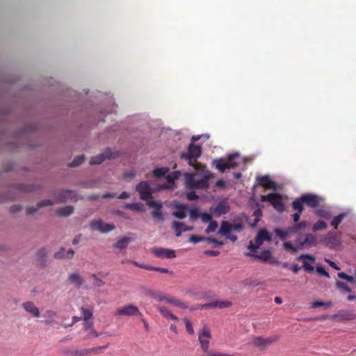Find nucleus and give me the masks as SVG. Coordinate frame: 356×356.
<instances>
[{
	"label": "nucleus",
	"mask_w": 356,
	"mask_h": 356,
	"mask_svg": "<svg viewBox=\"0 0 356 356\" xmlns=\"http://www.w3.org/2000/svg\"><path fill=\"white\" fill-rule=\"evenodd\" d=\"M76 193L71 190H62L57 193L56 198L57 202H65L68 200H73L76 198Z\"/></svg>",
	"instance_id": "nucleus-19"
},
{
	"label": "nucleus",
	"mask_w": 356,
	"mask_h": 356,
	"mask_svg": "<svg viewBox=\"0 0 356 356\" xmlns=\"http://www.w3.org/2000/svg\"><path fill=\"white\" fill-rule=\"evenodd\" d=\"M314 214L325 220H329L332 218L330 210L324 207H317L314 211Z\"/></svg>",
	"instance_id": "nucleus-27"
},
{
	"label": "nucleus",
	"mask_w": 356,
	"mask_h": 356,
	"mask_svg": "<svg viewBox=\"0 0 356 356\" xmlns=\"http://www.w3.org/2000/svg\"><path fill=\"white\" fill-rule=\"evenodd\" d=\"M337 276H338L339 278L342 279V280H345L348 282L351 283L353 284H355V286H356V270H355V277L350 276V275H347L346 273H345L343 272L339 273L337 274Z\"/></svg>",
	"instance_id": "nucleus-35"
},
{
	"label": "nucleus",
	"mask_w": 356,
	"mask_h": 356,
	"mask_svg": "<svg viewBox=\"0 0 356 356\" xmlns=\"http://www.w3.org/2000/svg\"><path fill=\"white\" fill-rule=\"evenodd\" d=\"M90 228L92 231H99L102 233H107L115 229L114 225L104 223L102 220H95L90 222Z\"/></svg>",
	"instance_id": "nucleus-10"
},
{
	"label": "nucleus",
	"mask_w": 356,
	"mask_h": 356,
	"mask_svg": "<svg viewBox=\"0 0 356 356\" xmlns=\"http://www.w3.org/2000/svg\"><path fill=\"white\" fill-rule=\"evenodd\" d=\"M154 298L158 301H165L168 304H171L175 307L179 308H187L188 306L184 302H181L180 300L172 297V296H166L163 295H152Z\"/></svg>",
	"instance_id": "nucleus-12"
},
{
	"label": "nucleus",
	"mask_w": 356,
	"mask_h": 356,
	"mask_svg": "<svg viewBox=\"0 0 356 356\" xmlns=\"http://www.w3.org/2000/svg\"><path fill=\"white\" fill-rule=\"evenodd\" d=\"M298 260L302 263V268L308 273H312L314 271L313 266L315 262V257L311 254H301L298 257Z\"/></svg>",
	"instance_id": "nucleus-11"
},
{
	"label": "nucleus",
	"mask_w": 356,
	"mask_h": 356,
	"mask_svg": "<svg viewBox=\"0 0 356 356\" xmlns=\"http://www.w3.org/2000/svg\"><path fill=\"white\" fill-rule=\"evenodd\" d=\"M324 199L313 193H305L293 201V206L299 211H304V204L316 209L323 203Z\"/></svg>",
	"instance_id": "nucleus-2"
},
{
	"label": "nucleus",
	"mask_w": 356,
	"mask_h": 356,
	"mask_svg": "<svg viewBox=\"0 0 356 356\" xmlns=\"http://www.w3.org/2000/svg\"><path fill=\"white\" fill-rule=\"evenodd\" d=\"M152 252L158 258L172 259L176 257L175 250L171 249L157 248L152 249Z\"/></svg>",
	"instance_id": "nucleus-16"
},
{
	"label": "nucleus",
	"mask_w": 356,
	"mask_h": 356,
	"mask_svg": "<svg viewBox=\"0 0 356 356\" xmlns=\"http://www.w3.org/2000/svg\"><path fill=\"white\" fill-rule=\"evenodd\" d=\"M116 154H117L115 152H113L111 149H106L103 153L95 156H92L90 159V163L92 165L100 164L106 159H111L116 157Z\"/></svg>",
	"instance_id": "nucleus-15"
},
{
	"label": "nucleus",
	"mask_w": 356,
	"mask_h": 356,
	"mask_svg": "<svg viewBox=\"0 0 356 356\" xmlns=\"http://www.w3.org/2000/svg\"><path fill=\"white\" fill-rule=\"evenodd\" d=\"M336 317H339L341 319H345V320H349V319H351V317H350V314L346 311H344V310H341L338 312L337 314H336L335 316Z\"/></svg>",
	"instance_id": "nucleus-51"
},
{
	"label": "nucleus",
	"mask_w": 356,
	"mask_h": 356,
	"mask_svg": "<svg viewBox=\"0 0 356 356\" xmlns=\"http://www.w3.org/2000/svg\"><path fill=\"white\" fill-rule=\"evenodd\" d=\"M232 231L231 223L227 221H222L219 230V234L225 236V237L230 234Z\"/></svg>",
	"instance_id": "nucleus-32"
},
{
	"label": "nucleus",
	"mask_w": 356,
	"mask_h": 356,
	"mask_svg": "<svg viewBox=\"0 0 356 356\" xmlns=\"http://www.w3.org/2000/svg\"><path fill=\"white\" fill-rule=\"evenodd\" d=\"M169 171L168 168H159L153 170V175L155 177H161L165 175Z\"/></svg>",
	"instance_id": "nucleus-43"
},
{
	"label": "nucleus",
	"mask_w": 356,
	"mask_h": 356,
	"mask_svg": "<svg viewBox=\"0 0 356 356\" xmlns=\"http://www.w3.org/2000/svg\"><path fill=\"white\" fill-rule=\"evenodd\" d=\"M92 278L93 279V284L95 286L100 287L104 285V282L97 277V276L95 274L92 275Z\"/></svg>",
	"instance_id": "nucleus-58"
},
{
	"label": "nucleus",
	"mask_w": 356,
	"mask_h": 356,
	"mask_svg": "<svg viewBox=\"0 0 356 356\" xmlns=\"http://www.w3.org/2000/svg\"><path fill=\"white\" fill-rule=\"evenodd\" d=\"M134 264L137 266H139L140 268H145L147 270H157V271H159L161 273H167L168 271V270L167 268H154L150 266H144L142 264H139L137 262H134Z\"/></svg>",
	"instance_id": "nucleus-45"
},
{
	"label": "nucleus",
	"mask_w": 356,
	"mask_h": 356,
	"mask_svg": "<svg viewBox=\"0 0 356 356\" xmlns=\"http://www.w3.org/2000/svg\"><path fill=\"white\" fill-rule=\"evenodd\" d=\"M85 160V156L83 155H79L76 156L72 162L69 164L70 167H76L81 165Z\"/></svg>",
	"instance_id": "nucleus-47"
},
{
	"label": "nucleus",
	"mask_w": 356,
	"mask_h": 356,
	"mask_svg": "<svg viewBox=\"0 0 356 356\" xmlns=\"http://www.w3.org/2000/svg\"><path fill=\"white\" fill-rule=\"evenodd\" d=\"M74 254V252L72 249H69L67 252H65V248H62L59 251L55 253L54 257L58 259L63 258H72Z\"/></svg>",
	"instance_id": "nucleus-28"
},
{
	"label": "nucleus",
	"mask_w": 356,
	"mask_h": 356,
	"mask_svg": "<svg viewBox=\"0 0 356 356\" xmlns=\"http://www.w3.org/2000/svg\"><path fill=\"white\" fill-rule=\"evenodd\" d=\"M200 218H201L202 221L205 223L212 220L211 214L208 213H200Z\"/></svg>",
	"instance_id": "nucleus-56"
},
{
	"label": "nucleus",
	"mask_w": 356,
	"mask_h": 356,
	"mask_svg": "<svg viewBox=\"0 0 356 356\" xmlns=\"http://www.w3.org/2000/svg\"><path fill=\"white\" fill-rule=\"evenodd\" d=\"M157 309L159 311L161 314L165 317V318L171 319L175 321H178L179 318L175 316L170 310H168L167 308L161 306H158Z\"/></svg>",
	"instance_id": "nucleus-29"
},
{
	"label": "nucleus",
	"mask_w": 356,
	"mask_h": 356,
	"mask_svg": "<svg viewBox=\"0 0 356 356\" xmlns=\"http://www.w3.org/2000/svg\"><path fill=\"white\" fill-rule=\"evenodd\" d=\"M136 189L139 193L141 200H149L152 197L149 184L147 181L140 182Z\"/></svg>",
	"instance_id": "nucleus-13"
},
{
	"label": "nucleus",
	"mask_w": 356,
	"mask_h": 356,
	"mask_svg": "<svg viewBox=\"0 0 356 356\" xmlns=\"http://www.w3.org/2000/svg\"><path fill=\"white\" fill-rule=\"evenodd\" d=\"M147 205L153 207L154 209L152 211V216L159 221H162L164 219L163 214L161 211V204L154 200H149Z\"/></svg>",
	"instance_id": "nucleus-18"
},
{
	"label": "nucleus",
	"mask_w": 356,
	"mask_h": 356,
	"mask_svg": "<svg viewBox=\"0 0 356 356\" xmlns=\"http://www.w3.org/2000/svg\"><path fill=\"white\" fill-rule=\"evenodd\" d=\"M327 227V225L325 221L318 220L315 222L312 227V230L314 232H317L319 230L325 229Z\"/></svg>",
	"instance_id": "nucleus-42"
},
{
	"label": "nucleus",
	"mask_w": 356,
	"mask_h": 356,
	"mask_svg": "<svg viewBox=\"0 0 356 356\" xmlns=\"http://www.w3.org/2000/svg\"><path fill=\"white\" fill-rule=\"evenodd\" d=\"M177 211L172 212V215L179 219H184L186 217V211L188 207L183 204H177L175 205Z\"/></svg>",
	"instance_id": "nucleus-21"
},
{
	"label": "nucleus",
	"mask_w": 356,
	"mask_h": 356,
	"mask_svg": "<svg viewBox=\"0 0 356 356\" xmlns=\"http://www.w3.org/2000/svg\"><path fill=\"white\" fill-rule=\"evenodd\" d=\"M188 211H189V216L191 220H195L200 216V213L197 208L188 209Z\"/></svg>",
	"instance_id": "nucleus-49"
},
{
	"label": "nucleus",
	"mask_w": 356,
	"mask_h": 356,
	"mask_svg": "<svg viewBox=\"0 0 356 356\" xmlns=\"http://www.w3.org/2000/svg\"><path fill=\"white\" fill-rule=\"evenodd\" d=\"M325 241L327 245L332 248L339 247L341 245L339 238L335 234L332 232H329L325 238Z\"/></svg>",
	"instance_id": "nucleus-23"
},
{
	"label": "nucleus",
	"mask_w": 356,
	"mask_h": 356,
	"mask_svg": "<svg viewBox=\"0 0 356 356\" xmlns=\"http://www.w3.org/2000/svg\"><path fill=\"white\" fill-rule=\"evenodd\" d=\"M206 237L200 236L196 235H191L189 238V241L193 243H197L201 241H207Z\"/></svg>",
	"instance_id": "nucleus-52"
},
{
	"label": "nucleus",
	"mask_w": 356,
	"mask_h": 356,
	"mask_svg": "<svg viewBox=\"0 0 356 356\" xmlns=\"http://www.w3.org/2000/svg\"><path fill=\"white\" fill-rule=\"evenodd\" d=\"M74 211V207L72 206H66L56 210V213L59 216H68L71 215Z\"/></svg>",
	"instance_id": "nucleus-33"
},
{
	"label": "nucleus",
	"mask_w": 356,
	"mask_h": 356,
	"mask_svg": "<svg viewBox=\"0 0 356 356\" xmlns=\"http://www.w3.org/2000/svg\"><path fill=\"white\" fill-rule=\"evenodd\" d=\"M116 154H117L115 152H113L111 149H106L103 153L95 156H92L90 159V163L92 165L100 164L106 159H111L116 157Z\"/></svg>",
	"instance_id": "nucleus-14"
},
{
	"label": "nucleus",
	"mask_w": 356,
	"mask_h": 356,
	"mask_svg": "<svg viewBox=\"0 0 356 356\" xmlns=\"http://www.w3.org/2000/svg\"><path fill=\"white\" fill-rule=\"evenodd\" d=\"M88 332V334H87V339H92L93 337H99V333L97 332L94 328L92 329H90L89 330L87 331Z\"/></svg>",
	"instance_id": "nucleus-62"
},
{
	"label": "nucleus",
	"mask_w": 356,
	"mask_h": 356,
	"mask_svg": "<svg viewBox=\"0 0 356 356\" xmlns=\"http://www.w3.org/2000/svg\"><path fill=\"white\" fill-rule=\"evenodd\" d=\"M270 240L271 236L268 232L266 229H261L254 238L255 244L250 241L248 248L251 252H255L256 250L262 245L264 241H270Z\"/></svg>",
	"instance_id": "nucleus-6"
},
{
	"label": "nucleus",
	"mask_w": 356,
	"mask_h": 356,
	"mask_svg": "<svg viewBox=\"0 0 356 356\" xmlns=\"http://www.w3.org/2000/svg\"><path fill=\"white\" fill-rule=\"evenodd\" d=\"M239 157L238 153L229 154L226 159H219L213 161L216 168L224 172L227 169L234 168L238 165L235 159Z\"/></svg>",
	"instance_id": "nucleus-4"
},
{
	"label": "nucleus",
	"mask_w": 356,
	"mask_h": 356,
	"mask_svg": "<svg viewBox=\"0 0 356 356\" xmlns=\"http://www.w3.org/2000/svg\"><path fill=\"white\" fill-rule=\"evenodd\" d=\"M261 202H268L274 207L278 212H283L285 209L284 204L282 202V196L279 193H271L267 195H262L261 197Z\"/></svg>",
	"instance_id": "nucleus-5"
},
{
	"label": "nucleus",
	"mask_w": 356,
	"mask_h": 356,
	"mask_svg": "<svg viewBox=\"0 0 356 356\" xmlns=\"http://www.w3.org/2000/svg\"><path fill=\"white\" fill-rule=\"evenodd\" d=\"M213 174L208 170H202V173H184V181L188 188L206 189L209 187V181Z\"/></svg>",
	"instance_id": "nucleus-1"
},
{
	"label": "nucleus",
	"mask_w": 356,
	"mask_h": 356,
	"mask_svg": "<svg viewBox=\"0 0 356 356\" xmlns=\"http://www.w3.org/2000/svg\"><path fill=\"white\" fill-rule=\"evenodd\" d=\"M172 227L175 230L176 236H177V237H179L181 235L182 232H184L182 230V229L184 227L183 222H180L175 220L172 222Z\"/></svg>",
	"instance_id": "nucleus-34"
},
{
	"label": "nucleus",
	"mask_w": 356,
	"mask_h": 356,
	"mask_svg": "<svg viewBox=\"0 0 356 356\" xmlns=\"http://www.w3.org/2000/svg\"><path fill=\"white\" fill-rule=\"evenodd\" d=\"M248 256L253 257L256 259H259L265 262H268V260H270V257L272 256V252L270 250H263L259 254H254V252L248 253Z\"/></svg>",
	"instance_id": "nucleus-26"
},
{
	"label": "nucleus",
	"mask_w": 356,
	"mask_h": 356,
	"mask_svg": "<svg viewBox=\"0 0 356 356\" xmlns=\"http://www.w3.org/2000/svg\"><path fill=\"white\" fill-rule=\"evenodd\" d=\"M232 230L241 232L243 229V226L241 222L231 224Z\"/></svg>",
	"instance_id": "nucleus-63"
},
{
	"label": "nucleus",
	"mask_w": 356,
	"mask_h": 356,
	"mask_svg": "<svg viewBox=\"0 0 356 356\" xmlns=\"http://www.w3.org/2000/svg\"><path fill=\"white\" fill-rule=\"evenodd\" d=\"M283 245L286 250H290L293 252H296L297 251L296 248L293 246L291 242H285Z\"/></svg>",
	"instance_id": "nucleus-60"
},
{
	"label": "nucleus",
	"mask_w": 356,
	"mask_h": 356,
	"mask_svg": "<svg viewBox=\"0 0 356 356\" xmlns=\"http://www.w3.org/2000/svg\"><path fill=\"white\" fill-rule=\"evenodd\" d=\"M42 316L45 318L42 321V323H44L45 325L51 326L56 323V321L54 320L55 317L56 316V313L54 311L47 310L43 314Z\"/></svg>",
	"instance_id": "nucleus-24"
},
{
	"label": "nucleus",
	"mask_w": 356,
	"mask_h": 356,
	"mask_svg": "<svg viewBox=\"0 0 356 356\" xmlns=\"http://www.w3.org/2000/svg\"><path fill=\"white\" fill-rule=\"evenodd\" d=\"M257 184L263 186L265 189H275L276 184L274 181L270 180L269 176H261L257 179Z\"/></svg>",
	"instance_id": "nucleus-20"
},
{
	"label": "nucleus",
	"mask_w": 356,
	"mask_h": 356,
	"mask_svg": "<svg viewBox=\"0 0 356 356\" xmlns=\"http://www.w3.org/2000/svg\"><path fill=\"white\" fill-rule=\"evenodd\" d=\"M216 307L219 308H227L231 306L232 303L230 301H215Z\"/></svg>",
	"instance_id": "nucleus-53"
},
{
	"label": "nucleus",
	"mask_w": 356,
	"mask_h": 356,
	"mask_svg": "<svg viewBox=\"0 0 356 356\" xmlns=\"http://www.w3.org/2000/svg\"><path fill=\"white\" fill-rule=\"evenodd\" d=\"M184 322L185 325H186V332L189 334L193 335L195 332H194V330H193V325H192V323L191 322V321L188 318H184Z\"/></svg>",
	"instance_id": "nucleus-48"
},
{
	"label": "nucleus",
	"mask_w": 356,
	"mask_h": 356,
	"mask_svg": "<svg viewBox=\"0 0 356 356\" xmlns=\"http://www.w3.org/2000/svg\"><path fill=\"white\" fill-rule=\"evenodd\" d=\"M180 175L181 172L179 171H174L166 176V181L169 184L172 185L174 184L175 181L178 179Z\"/></svg>",
	"instance_id": "nucleus-38"
},
{
	"label": "nucleus",
	"mask_w": 356,
	"mask_h": 356,
	"mask_svg": "<svg viewBox=\"0 0 356 356\" xmlns=\"http://www.w3.org/2000/svg\"><path fill=\"white\" fill-rule=\"evenodd\" d=\"M277 339L278 338L277 337H271L268 338H264L262 337H254L252 339V343L254 346L261 350H264L272 345Z\"/></svg>",
	"instance_id": "nucleus-8"
},
{
	"label": "nucleus",
	"mask_w": 356,
	"mask_h": 356,
	"mask_svg": "<svg viewBox=\"0 0 356 356\" xmlns=\"http://www.w3.org/2000/svg\"><path fill=\"white\" fill-rule=\"evenodd\" d=\"M54 204L53 201L51 200H42V201H40L39 202H38V207H28L26 208V213L30 215V214H33L34 213H35L38 208L39 207H46V206H51Z\"/></svg>",
	"instance_id": "nucleus-25"
},
{
	"label": "nucleus",
	"mask_w": 356,
	"mask_h": 356,
	"mask_svg": "<svg viewBox=\"0 0 356 356\" xmlns=\"http://www.w3.org/2000/svg\"><path fill=\"white\" fill-rule=\"evenodd\" d=\"M107 346H108L106 345V346H98L96 348H93L90 350V352L93 353L94 354H96V355H99L104 352V350H106Z\"/></svg>",
	"instance_id": "nucleus-54"
},
{
	"label": "nucleus",
	"mask_w": 356,
	"mask_h": 356,
	"mask_svg": "<svg viewBox=\"0 0 356 356\" xmlns=\"http://www.w3.org/2000/svg\"><path fill=\"white\" fill-rule=\"evenodd\" d=\"M208 356H234L232 354L222 353H209Z\"/></svg>",
	"instance_id": "nucleus-64"
},
{
	"label": "nucleus",
	"mask_w": 356,
	"mask_h": 356,
	"mask_svg": "<svg viewBox=\"0 0 356 356\" xmlns=\"http://www.w3.org/2000/svg\"><path fill=\"white\" fill-rule=\"evenodd\" d=\"M332 305H333V302L332 301L323 302V301L317 300V301L313 302L312 304V307L314 308H316L318 307H323L325 309H327L328 307H332Z\"/></svg>",
	"instance_id": "nucleus-40"
},
{
	"label": "nucleus",
	"mask_w": 356,
	"mask_h": 356,
	"mask_svg": "<svg viewBox=\"0 0 356 356\" xmlns=\"http://www.w3.org/2000/svg\"><path fill=\"white\" fill-rule=\"evenodd\" d=\"M316 271L321 275H323V276H324L325 277H327V278L330 277L329 273L325 270V268L323 266H316Z\"/></svg>",
	"instance_id": "nucleus-57"
},
{
	"label": "nucleus",
	"mask_w": 356,
	"mask_h": 356,
	"mask_svg": "<svg viewBox=\"0 0 356 356\" xmlns=\"http://www.w3.org/2000/svg\"><path fill=\"white\" fill-rule=\"evenodd\" d=\"M22 307L26 312L31 314L33 317L38 318L40 316V313L39 309L35 307L33 302L30 301L25 302L22 304Z\"/></svg>",
	"instance_id": "nucleus-22"
},
{
	"label": "nucleus",
	"mask_w": 356,
	"mask_h": 356,
	"mask_svg": "<svg viewBox=\"0 0 356 356\" xmlns=\"http://www.w3.org/2000/svg\"><path fill=\"white\" fill-rule=\"evenodd\" d=\"M202 153L201 147L198 145L191 143L188 148L187 153H181V158L188 161V164L194 167L195 169L200 170L202 165L197 161Z\"/></svg>",
	"instance_id": "nucleus-3"
},
{
	"label": "nucleus",
	"mask_w": 356,
	"mask_h": 356,
	"mask_svg": "<svg viewBox=\"0 0 356 356\" xmlns=\"http://www.w3.org/2000/svg\"><path fill=\"white\" fill-rule=\"evenodd\" d=\"M84 321L83 329L85 331L87 332L88 330L93 328L92 321H90V320H86V321Z\"/></svg>",
	"instance_id": "nucleus-61"
},
{
	"label": "nucleus",
	"mask_w": 356,
	"mask_h": 356,
	"mask_svg": "<svg viewBox=\"0 0 356 356\" xmlns=\"http://www.w3.org/2000/svg\"><path fill=\"white\" fill-rule=\"evenodd\" d=\"M345 216L346 213H341L339 215L335 216L331 221V225L334 226L337 229L338 225L342 222Z\"/></svg>",
	"instance_id": "nucleus-44"
},
{
	"label": "nucleus",
	"mask_w": 356,
	"mask_h": 356,
	"mask_svg": "<svg viewBox=\"0 0 356 356\" xmlns=\"http://www.w3.org/2000/svg\"><path fill=\"white\" fill-rule=\"evenodd\" d=\"M262 211L260 209H257L256 211H254L253 216H256L257 218L254 220V223H252L251 225L252 227H255L258 222L259 221V217L261 216Z\"/></svg>",
	"instance_id": "nucleus-59"
},
{
	"label": "nucleus",
	"mask_w": 356,
	"mask_h": 356,
	"mask_svg": "<svg viewBox=\"0 0 356 356\" xmlns=\"http://www.w3.org/2000/svg\"><path fill=\"white\" fill-rule=\"evenodd\" d=\"M307 225V221H301L298 223L295 224L292 227H290V229L293 232H297L299 230L304 229Z\"/></svg>",
	"instance_id": "nucleus-46"
},
{
	"label": "nucleus",
	"mask_w": 356,
	"mask_h": 356,
	"mask_svg": "<svg viewBox=\"0 0 356 356\" xmlns=\"http://www.w3.org/2000/svg\"><path fill=\"white\" fill-rule=\"evenodd\" d=\"M229 209L230 207L228 203L227 202L222 201L219 202L216 207H211L209 211L211 214L219 216L227 213L229 211Z\"/></svg>",
	"instance_id": "nucleus-17"
},
{
	"label": "nucleus",
	"mask_w": 356,
	"mask_h": 356,
	"mask_svg": "<svg viewBox=\"0 0 356 356\" xmlns=\"http://www.w3.org/2000/svg\"><path fill=\"white\" fill-rule=\"evenodd\" d=\"M116 316H142L137 307L133 305H127L124 307L118 308L115 314Z\"/></svg>",
	"instance_id": "nucleus-9"
},
{
	"label": "nucleus",
	"mask_w": 356,
	"mask_h": 356,
	"mask_svg": "<svg viewBox=\"0 0 356 356\" xmlns=\"http://www.w3.org/2000/svg\"><path fill=\"white\" fill-rule=\"evenodd\" d=\"M81 310L82 313L81 318L83 321L90 320L92 318L93 314V309L91 307H82L81 308Z\"/></svg>",
	"instance_id": "nucleus-31"
},
{
	"label": "nucleus",
	"mask_w": 356,
	"mask_h": 356,
	"mask_svg": "<svg viewBox=\"0 0 356 356\" xmlns=\"http://www.w3.org/2000/svg\"><path fill=\"white\" fill-rule=\"evenodd\" d=\"M47 254V250L45 248H41L37 252L38 262L40 265H44L45 257Z\"/></svg>",
	"instance_id": "nucleus-37"
},
{
	"label": "nucleus",
	"mask_w": 356,
	"mask_h": 356,
	"mask_svg": "<svg viewBox=\"0 0 356 356\" xmlns=\"http://www.w3.org/2000/svg\"><path fill=\"white\" fill-rule=\"evenodd\" d=\"M291 206L293 209L297 211L292 216L293 220L295 222H298L300 218L301 213H302L303 211H299L298 209L295 208L293 206V202H292Z\"/></svg>",
	"instance_id": "nucleus-55"
},
{
	"label": "nucleus",
	"mask_w": 356,
	"mask_h": 356,
	"mask_svg": "<svg viewBox=\"0 0 356 356\" xmlns=\"http://www.w3.org/2000/svg\"><path fill=\"white\" fill-rule=\"evenodd\" d=\"M211 338V333L210 329L207 325H204L198 332V341L204 353H209V344Z\"/></svg>",
	"instance_id": "nucleus-7"
},
{
	"label": "nucleus",
	"mask_w": 356,
	"mask_h": 356,
	"mask_svg": "<svg viewBox=\"0 0 356 356\" xmlns=\"http://www.w3.org/2000/svg\"><path fill=\"white\" fill-rule=\"evenodd\" d=\"M131 238L128 237H123L118 241V242L114 245V246L117 248H119L120 250L125 249L129 243L130 242Z\"/></svg>",
	"instance_id": "nucleus-36"
},
{
	"label": "nucleus",
	"mask_w": 356,
	"mask_h": 356,
	"mask_svg": "<svg viewBox=\"0 0 356 356\" xmlns=\"http://www.w3.org/2000/svg\"><path fill=\"white\" fill-rule=\"evenodd\" d=\"M218 227V222L215 220H211L209 222V224L206 229V232L209 234L211 232H214Z\"/></svg>",
	"instance_id": "nucleus-50"
},
{
	"label": "nucleus",
	"mask_w": 356,
	"mask_h": 356,
	"mask_svg": "<svg viewBox=\"0 0 356 356\" xmlns=\"http://www.w3.org/2000/svg\"><path fill=\"white\" fill-rule=\"evenodd\" d=\"M68 280L75 286L80 287L83 284V279L79 273H73L69 275Z\"/></svg>",
	"instance_id": "nucleus-30"
},
{
	"label": "nucleus",
	"mask_w": 356,
	"mask_h": 356,
	"mask_svg": "<svg viewBox=\"0 0 356 356\" xmlns=\"http://www.w3.org/2000/svg\"><path fill=\"white\" fill-rule=\"evenodd\" d=\"M275 232L277 234V236L280 237V238L281 240H285L286 238L288 236L290 232H293L290 229V227H289L286 230H283L280 228H276L275 229Z\"/></svg>",
	"instance_id": "nucleus-39"
},
{
	"label": "nucleus",
	"mask_w": 356,
	"mask_h": 356,
	"mask_svg": "<svg viewBox=\"0 0 356 356\" xmlns=\"http://www.w3.org/2000/svg\"><path fill=\"white\" fill-rule=\"evenodd\" d=\"M316 242V237L312 234H308L305 236V238L304 241L302 243V245H315Z\"/></svg>",
	"instance_id": "nucleus-41"
}]
</instances>
